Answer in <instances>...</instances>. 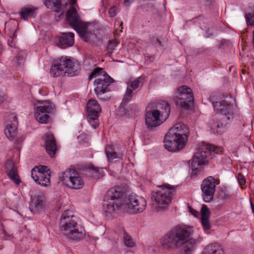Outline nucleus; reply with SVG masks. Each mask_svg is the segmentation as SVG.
Here are the masks:
<instances>
[{
  "label": "nucleus",
  "mask_w": 254,
  "mask_h": 254,
  "mask_svg": "<svg viewBox=\"0 0 254 254\" xmlns=\"http://www.w3.org/2000/svg\"><path fill=\"white\" fill-rule=\"evenodd\" d=\"M192 227L176 226L161 238V247L162 249L168 251L182 247L180 254H191L196 243L195 239L192 238Z\"/></svg>",
  "instance_id": "1"
},
{
  "label": "nucleus",
  "mask_w": 254,
  "mask_h": 254,
  "mask_svg": "<svg viewBox=\"0 0 254 254\" xmlns=\"http://www.w3.org/2000/svg\"><path fill=\"white\" fill-rule=\"evenodd\" d=\"M190 134L189 128L184 124H176L169 129L164 138V147L169 151L176 152L187 144Z\"/></svg>",
  "instance_id": "2"
},
{
  "label": "nucleus",
  "mask_w": 254,
  "mask_h": 254,
  "mask_svg": "<svg viewBox=\"0 0 254 254\" xmlns=\"http://www.w3.org/2000/svg\"><path fill=\"white\" fill-rule=\"evenodd\" d=\"M60 225L62 232L70 239L80 240L85 236L83 229L77 224V217L70 210H65L62 214Z\"/></svg>",
  "instance_id": "3"
},
{
  "label": "nucleus",
  "mask_w": 254,
  "mask_h": 254,
  "mask_svg": "<svg viewBox=\"0 0 254 254\" xmlns=\"http://www.w3.org/2000/svg\"><path fill=\"white\" fill-rule=\"evenodd\" d=\"M126 197L123 187L118 186L109 189L103 199V211L107 213L106 216H108V214H111L120 207H123Z\"/></svg>",
  "instance_id": "4"
},
{
  "label": "nucleus",
  "mask_w": 254,
  "mask_h": 254,
  "mask_svg": "<svg viewBox=\"0 0 254 254\" xmlns=\"http://www.w3.org/2000/svg\"><path fill=\"white\" fill-rule=\"evenodd\" d=\"M79 68L77 62L63 57L53 62L50 74L54 77L63 75L72 77L77 75Z\"/></svg>",
  "instance_id": "5"
},
{
  "label": "nucleus",
  "mask_w": 254,
  "mask_h": 254,
  "mask_svg": "<svg viewBox=\"0 0 254 254\" xmlns=\"http://www.w3.org/2000/svg\"><path fill=\"white\" fill-rule=\"evenodd\" d=\"M102 68L100 67L95 68L89 76V79L91 80L93 78H96L94 82L96 87L94 91L98 99L102 100H106L109 97H102L104 93L110 91L109 86L111 83L114 82V79L110 77L104 71H102Z\"/></svg>",
  "instance_id": "6"
},
{
  "label": "nucleus",
  "mask_w": 254,
  "mask_h": 254,
  "mask_svg": "<svg viewBox=\"0 0 254 254\" xmlns=\"http://www.w3.org/2000/svg\"><path fill=\"white\" fill-rule=\"evenodd\" d=\"M175 191V188L169 185L162 186L161 190L155 192L151 196L152 209L157 212L164 210L171 202Z\"/></svg>",
  "instance_id": "7"
},
{
  "label": "nucleus",
  "mask_w": 254,
  "mask_h": 254,
  "mask_svg": "<svg viewBox=\"0 0 254 254\" xmlns=\"http://www.w3.org/2000/svg\"><path fill=\"white\" fill-rule=\"evenodd\" d=\"M66 19L68 24L77 32L81 38L88 42L91 36V32L88 29L87 24L81 20L74 7H71L67 10Z\"/></svg>",
  "instance_id": "8"
},
{
  "label": "nucleus",
  "mask_w": 254,
  "mask_h": 254,
  "mask_svg": "<svg viewBox=\"0 0 254 254\" xmlns=\"http://www.w3.org/2000/svg\"><path fill=\"white\" fill-rule=\"evenodd\" d=\"M173 100L182 110H189L193 106L194 97L191 89L187 85L179 87L175 92Z\"/></svg>",
  "instance_id": "9"
},
{
  "label": "nucleus",
  "mask_w": 254,
  "mask_h": 254,
  "mask_svg": "<svg viewBox=\"0 0 254 254\" xmlns=\"http://www.w3.org/2000/svg\"><path fill=\"white\" fill-rule=\"evenodd\" d=\"M213 105L219 116L216 121H214L213 127L219 129L217 132L221 133L226 130L229 121L231 122L233 119V114L228 108L223 106V108H221V103L219 101H213Z\"/></svg>",
  "instance_id": "10"
},
{
  "label": "nucleus",
  "mask_w": 254,
  "mask_h": 254,
  "mask_svg": "<svg viewBox=\"0 0 254 254\" xmlns=\"http://www.w3.org/2000/svg\"><path fill=\"white\" fill-rule=\"evenodd\" d=\"M146 205V201L144 197L131 193L126 197L123 207L129 213H138L143 211Z\"/></svg>",
  "instance_id": "11"
},
{
  "label": "nucleus",
  "mask_w": 254,
  "mask_h": 254,
  "mask_svg": "<svg viewBox=\"0 0 254 254\" xmlns=\"http://www.w3.org/2000/svg\"><path fill=\"white\" fill-rule=\"evenodd\" d=\"M35 118L37 121L46 124L50 118L49 114L54 110V106L47 101H39L35 105Z\"/></svg>",
  "instance_id": "12"
},
{
  "label": "nucleus",
  "mask_w": 254,
  "mask_h": 254,
  "mask_svg": "<svg viewBox=\"0 0 254 254\" xmlns=\"http://www.w3.org/2000/svg\"><path fill=\"white\" fill-rule=\"evenodd\" d=\"M209 154V151L204 144L198 148L194 154L191 163L190 167L192 169V175H196L198 171H201L202 166L208 164L207 157Z\"/></svg>",
  "instance_id": "13"
},
{
  "label": "nucleus",
  "mask_w": 254,
  "mask_h": 254,
  "mask_svg": "<svg viewBox=\"0 0 254 254\" xmlns=\"http://www.w3.org/2000/svg\"><path fill=\"white\" fill-rule=\"evenodd\" d=\"M86 111L89 124L92 128H96L99 125L98 117L101 111L99 104L96 100L90 99L87 104Z\"/></svg>",
  "instance_id": "14"
},
{
  "label": "nucleus",
  "mask_w": 254,
  "mask_h": 254,
  "mask_svg": "<svg viewBox=\"0 0 254 254\" xmlns=\"http://www.w3.org/2000/svg\"><path fill=\"white\" fill-rule=\"evenodd\" d=\"M215 180L212 176H209L204 179L201 185L202 197L206 202L211 201L215 192Z\"/></svg>",
  "instance_id": "15"
},
{
  "label": "nucleus",
  "mask_w": 254,
  "mask_h": 254,
  "mask_svg": "<svg viewBox=\"0 0 254 254\" xmlns=\"http://www.w3.org/2000/svg\"><path fill=\"white\" fill-rule=\"evenodd\" d=\"M165 121L166 120L160 115L158 111H155L154 109L147 110L145 114V124L148 128L152 129L159 126Z\"/></svg>",
  "instance_id": "16"
},
{
  "label": "nucleus",
  "mask_w": 254,
  "mask_h": 254,
  "mask_svg": "<svg viewBox=\"0 0 254 254\" xmlns=\"http://www.w3.org/2000/svg\"><path fill=\"white\" fill-rule=\"evenodd\" d=\"M45 198L42 192L31 195L29 209L33 213H38L44 207Z\"/></svg>",
  "instance_id": "17"
},
{
  "label": "nucleus",
  "mask_w": 254,
  "mask_h": 254,
  "mask_svg": "<svg viewBox=\"0 0 254 254\" xmlns=\"http://www.w3.org/2000/svg\"><path fill=\"white\" fill-rule=\"evenodd\" d=\"M127 88L123 99V101L125 103L130 101L134 94V91L142 86L143 84V78L139 77L134 80H129L127 82Z\"/></svg>",
  "instance_id": "18"
},
{
  "label": "nucleus",
  "mask_w": 254,
  "mask_h": 254,
  "mask_svg": "<svg viewBox=\"0 0 254 254\" xmlns=\"http://www.w3.org/2000/svg\"><path fill=\"white\" fill-rule=\"evenodd\" d=\"M42 1L47 8L60 13L58 15L59 19L64 17V11L65 6L62 4L61 0H42Z\"/></svg>",
  "instance_id": "19"
},
{
  "label": "nucleus",
  "mask_w": 254,
  "mask_h": 254,
  "mask_svg": "<svg viewBox=\"0 0 254 254\" xmlns=\"http://www.w3.org/2000/svg\"><path fill=\"white\" fill-rule=\"evenodd\" d=\"M10 118L13 119L12 122L7 125L4 133L9 140H13L17 134L18 121L17 117L14 115H11Z\"/></svg>",
  "instance_id": "20"
},
{
  "label": "nucleus",
  "mask_w": 254,
  "mask_h": 254,
  "mask_svg": "<svg viewBox=\"0 0 254 254\" xmlns=\"http://www.w3.org/2000/svg\"><path fill=\"white\" fill-rule=\"evenodd\" d=\"M45 141L46 152L51 157H54L57 151V144L53 134H46Z\"/></svg>",
  "instance_id": "21"
},
{
  "label": "nucleus",
  "mask_w": 254,
  "mask_h": 254,
  "mask_svg": "<svg viewBox=\"0 0 254 254\" xmlns=\"http://www.w3.org/2000/svg\"><path fill=\"white\" fill-rule=\"evenodd\" d=\"M211 212L205 205H202L200 210V221L204 230H209L211 228L209 217Z\"/></svg>",
  "instance_id": "22"
},
{
  "label": "nucleus",
  "mask_w": 254,
  "mask_h": 254,
  "mask_svg": "<svg viewBox=\"0 0 254 254\" xmlns=\"http://www.w3.org/2000/svg\"><path fill=\"white\" fill-rule=\"evenodd\" d=\"M6 170L8 176L15 184L18 185L20 183V179L18 176L16 167L13 162L8 160L6 163Z\"/></svg>",
  "instance_id": "23"
},
{
  "label": "nucleus",
  "mask_w": 254,
  "mask_h": 254,
  "mask_svg": "<svg viewBox=\"0 0 254 254\" xmlns=\"http://www.w3.org/2000/svg\"><path fill=\"white\" fill-rule=\"evenodd\" d=\"M35 172V169L33 168L31 170V177L34 180V181L40 185L42 186L47 187L50 184V175L49 174H46V175H42L41 173L35 174L34 176V173Z\"/></svg>",
  "instance_id": "24"
},
{
  "label": "nucleus",
  "mask_w": 254,
  "mask_h": 254,
  "mask_svg": "<svg viewBox=\"0 0 254 254\" xmlns=\"http://www.w3.org/2000/svg\"><path fill=\"white\" fill-rule=\"evenodd\" d=\"M74 43V34L71 32L64 33L59 39V46L62 48L71 46Z\"/></svg>",
  "instance_id": "25"
},
{
  "label": "nucleus",
  "mask_w": 254,
  "mask_h": 254,
  "mask_svg": "<svg viewBox=\"0 0 254 254\" xmlns=\"http://www.w3.org/2000/svg\"><path fill=\"white\" fill-rule=\"evenodd\" d=\"M77 172L74 169H67L61 174L60 177V181L68 187L74 177L77 175Z\"/></svg>",
  "instance_id": "26"
},
{
  "label": "nucleus",
  "mask_w": 254,
  "mask_h": 254,
  "mask_svg": "<svg viewBox=\"0 0 254 254\" xmlns=\"http://www.w3.org/2000/svg\"><path fill=\"white\" fill-rule=\"evenodd\" d=\"M105 151L109 161H112L115 159H121L123 155L122 151L113 145H107Z\"/></svg>",
  "instance_id": "27"
},
{
  "label": "nucleus",
  "mask_w": 254,
  "mask_h": 254,
  "mask_svg": "<svg viewBox=\"0 0 254 254\" xmlns=\"http://www.w3.org/2000/svg\"><path fill=\"white\" fill-rule=\"evenodd\" d=\"M156 109L155 111H158L160 115L165 120L168 118L170 113V106L169 103L165 101H161L156 104Z\"/></svg>",
  "instance_id": "28"
},
{
  "label": "nucleus",
  "mask_w": 254,
  "mask_h": 254,
  "mask_svg": "<svg viewBox=\"0 0 254 254\" xmlns=\"http://www.w3.org/2000/svg\"><path fill=\"white\" fill-rule=\"evenodd\" d=\"M37 8L31 6H24L20 12L21 19L27 20L28 18H34L37 15Z\"/></svg>",
  "instance_id": "29"
},
{
  "label": "nucleus",
  "mask_w": 254,
  "mask_h": 254,
  "mask_svg": "<svg viewBox=\"0 0 254 254\" xmlns=\"http://www.w3.org/2000/svg\"><path fill=\"white\" fill-rule=\"evenodd\" d=\"M86 175L88 177L98 179L103 176L104 170L102 168H99L91 166L86 170Z\"/></svg>",
  "instance_id": "30"
},
{
  "label": "nucleus",
  "mask_w": 254,
  "mask_h": 254,
  "mask_svg": "<svg viewBox=\"0 0 254 254\" xmlns=\"http://www.w3.org/2000/svg\"><path fill=\"white\" fill-rule=\"evenodd\" d=\"M201 254H222L221 246L217 243L209 244L204 249Z\"/></svg>",
  "instance_id": "31"
},
{
  "label": "nucleus",
  "mask_w": 254,
  "mask_h": 254,
  "mask_svg": "<svg viewBox=\"0 0 254 254\" xmlns=\"http://www.w3.org/2000/svg\"><path fill=\"white\" fill-rule=\"evenodd\" d=\"M213 101H215L212 100V103ZM216 101H219L221 103V108H223V106H225L226 108H228L229 110L231 111V112L233 113L230 106L233 105L235 103V100L234 98L232 95H227L223 96L221 98L220 100H216Z\"/></svg>",
  "instance_id": "32"
},
{
  "label": "nucleus",
  "mask_w": 254,
  "mask_h": 254,
  "mask_svg": "<svg viewBox=\"0 0 254 254\" xmlns=\"http://www.w3.org/2000/svg\"><path fill=\"white\" fill-rule=\"evenodd\" d=\"M84 186V182L80 174L77 172L73 180L69 184L68 187L72 189L78 190L81 189Z\"/></svg>",
  "instance_id": "33"
},
{
  "label": "nucleus",
  "mask_w": 254,
  "mask_h": 254,
  "mask_svg": "<svg viewBox=\"0 0 254 254\" xmlns=\"http://www.w3.org/2000/svg\"><path fill=\"white\" fill-rule=\"evenodd\" d=\"M26 56L25 52L19 51L17 54L16 58L14 59V64L17 66H22L25 63Z\"/></svg>",
  "instance_id": "34"
},
{
  "label": "nucleus",
  "mask_w": 254,
  "mask_h": 254,
  "mask_svg": "<svg viewBox=\"0 0 254 254\" xmlns=\"http://www.w3.org/2000/svg\"><path fill=\"white\" fill-rule=\"evenodd\" d=\"M204 145L209 151V154H210L211 152L218 154L222 152L223 150V148L222 147H216L209 144H204Z\"/></svg>",
  "instance_id": "35"
},
{
  "label": "nucleus",
  "mask_w": 254,
  "mask_h": 254,
  "mask_svg": "<svg viewBox=\"0 0 254 254\" xmlns=\"http://www.w3.org/2000/svg\"><path fill=\"white\" fill-rule=\"evenodd\" d=\"M118 45V43L115 40L109 41L107 48L106 55L110 56L112 54L113 51L115 49Z\"/></svg>",
  "instance_id": "36"
},
{
  "label": "nucleus",
  "mask_w": 254,
  "mask_h": 254,
  "mask_svg": "<svg viewBox=\"0 0 254 254\" xmlns=\"http://www.w3.org/2000/svg\"><path fill=\"white\" fill-rule=\"evenodd\" d=\"M245 18L248 24L250 25H254V6L252 12L246 14Z\"/></svg>",
  "instance_id": "37"
},
{
  "label": "nucleus",
  "mask_w": 254,
  "mask_h": 254,
  "mask_svg": "<svg viewBox=\"0 0 254 254\" xmlns=\"http://www.w3.org/2000/svg\"><path fill=\"white\" fill-rule=\"evenodd\" d=\"M117 114L119 116L127 115L129 116L132 115V112H130L126 109L123 104L119 107Z\"/></svg>",
  "instance_id": "38"
},
{
  "label": "nucleus",
  "mask_w": 254,
  "mask_h": 254,
  "mask_svg": "<svg viewBox=\"0 0 254 254\" xmlns=\"http://www.w3.org/2000/svg\"><path fill=\"white\" fill-rule=\"evenodd\" d=\"M124 240L127 247L131 248L134 246V243L132 241L131 237L128 235L126 232L124 233Z\"/></svg>",
  "instance_id": "39"
},
{
  "label": "nucleus",
  "mask_w": 254,
  "mask_h": 254,
  "mask_svg": "<svg viewBox=\"0 0 254 254\" xmlns=\"http://www.w3.org/2000/svg\"><path fill=\"white\" fill-rule=\"evenodd\" d=\"M50 169L48 168L46 166H40L38 168V170H35V172L34 173V176H35V174L41 173L42 175H46V174H50Z\"/></svg>",
  "instance_id": "40"
},
{
  "label": "nucleus",
  "mask_w": 254,
  "mask_h": 254,
  "mask_svg": "<svg viewBox=\"0 0 254 254\" xmlns=\"http://www.w3.org/2000/svg\"><path fill=\"white\" fill-rule=\"evenodd\" d=\"M117 13V7L116 6H113L110 8L109 10V15L111 17H114L116 15Z\"/></svg>",
  "instance_id": "41"
},
{
  "label": "nucleus",
  "mask_w": 254,
  "mask_h": 254,
  "mask_svg": "<svg viewBox=\"0 0 254 254\" xmlns=\"http://www.w3.org/2000/svg\"><path fill=\"white\" fill-rule=\"evenodd\" d=\"M238 181L240 185H244L246 183L245 177L240 173L238 175Z\"/></svg>",
  "instance_id": "42"
},
{
  "label": "nucleus",
  "mask_w": 254,
  "mask_h": 254,
  "mask_svg": "<svg viewBox=\"0 0 254 254\" xmlns=\"http://www.w3.org/2000/svg\"><path fill=\"white\" fill-rule=\"evenodd\" d=\"M15 32H16V30H14L13 33L12 34V35L10 36L9 39L8 40V43L9 45L11 47L12 46V40L16 37V35H15Z\"/></svg>",
  "instance_id": "43"
},
{
  "label": "nucleus",
  "mask_w": 254,
  "mask_h": 254,
  "mask_svg": "<svg viewBox=\"0 0 254 254\" xmlns=\"http://www.w3.org/2000/svg\"><path fill=\"white\" fill-rule=\"evenodd\" d=\"M134 0H124V4L126 6H129Z\"/></svg>",
  "instance_id": "44"
},
{
  "label": "nucleus",
  "mask_w": 254,
  "mask_h": 254,
  "mask_svg": "<svg viewBox=\"0 0 254 254\" xmlns=\"http://www.w3.org/2000/svg\"><path fill=\"white\" fill-rule=\"evenodd\" d=\"M212 35L213 34L210 32V30L209 29H208L206 31V34L205 36L206 37H210V36H212Z\"/></svg>",
  "instance_id": "45"
},
{
  "label": "nucleus",
  "mask_w": 254,
  "mask_h": 254,
  "mask_svg": "<svg viewBox=\"0 0 254 254\" xmlns=\"http://www.w3.org/2000/svg\"><path fill=\"white\" fill-rule=\"evenodd\" d=\"M4 100V94L0 91V103H2Z\"/></svg>",
  "instance_id": "46"
},
{
  "label": "nucleus",
  "mask_w": 254,
  "mask_h": 254,
  "mask_svg": "<svg viewBox=\"0 0 254 254\" xmlns=\"http://www.w3.org/2000/svg\"><path fill=\"white\" fill-rule=\"evenodd\" d=\"M202 2H204L205 4H209L212 0H201Z\"/></svg>",
  "instance_id": "47"
},
{
  "label": "nucleus",
  "mask_w": 254,
  "mask_h": 254,
  "mask_svg": "<svg viewBox=\"0 0 254 254\" xmlns=\"http://www.w3.org/2000/svg\"><path fill=\"white\" fill-rule=\"evenodd\" d=\"M251 206L252 212L254 214V204L252 202H251Z\"/></svg>",
  "instance_id": "48"
},
{
  "label": "nucleus",
  "mask_w": 254,
  "mask_h": 254,
  "mask_svg": "<svg viewBox=\"0 0 254 254\" xmlns=\"http://www.w3.org/2000/svg\"><path fill=\"white\" fill-rule=\"evenodd\" d=\"M158 46H161V42L158 39H155Z\"/></svg>",
  "instance_id": "49"
},
{
  "label": "nucleus",
  "mask_w": 254,
  "mask_h": 254,
  "mask_svg": "<svg viewBox=\"0 0 254 254\" xmlns=\"http://www.w3.org/2000/svg\"><path fill=\"white\" fill-rule=\"evenodd\" d=\"M76 0H70V4L73 5L75 4Z\"/></svg>",
  "instance_id": "50"
},
{
  "label": "nucleus",
  "mask_w": 254,
  "mask_h": 254,
  "mask_svg": "<svg viewBox=\"0 0 254 254\" xmlns=\"http://www.w3.org/2000/svg\"><path fill=\"white\" fill-rule=\"evenodd\" d=\"M2 232H3V233L4 234H5V236H6V235H7L6 233V232H5V230H2Z\"/></svg>",
  "instance_id": "51"
},
{
  "label": "nucleus",
  "mask_w": 254,
  "mask_h": 254,
  "mask_svg": "<svg viewBox=\"0 0 254 254\" xmlns=\"http://www.w3.org/2000/svg\"><path fill=\"white\" fill-rule=\"evenodd\" d=\"M108 97V96H105V95H104V94H103L102 95V97Z\"/></svg>",
  "instance_id": "52"
},
{
  "label": "nucleus",
  "mask_w": 254,
  "mask_h": 254,
  "mask_svg": "<svg viewBox=\"0 0 254 254\" xmlns=\"http://www.w3.org/2000/svg\"><path fill=\"white\" fill-rule=\"evenodd\" d=\"M14 25L17 26V23L15 22H14Z\"/></svg>",
  "instance_id": "53"
},
{
  "label": "nucleus",
  "mask_w": 254,
  "mask_h": 254,
  "mask_svg": "<svg viewBox=\"0 0 254 254\" xmlns=\"http://www.w3.org/2000/svg\"><path fill=\"white\" fill-rule=\"evenodd\" d=\"M123 24V22H122L120 25H122Z\"/></svg>",
  "instance_id": "54"
}]
</instances>
